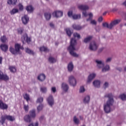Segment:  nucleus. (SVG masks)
Returning a JSON list of instances; mask_svg holds the SVG:
<instances>
[{"label":"nucleus","mask_w":126,"mask_h":126,"mask_svg":"<svg viewBox=\"0 0 126 126\" xmlns=\"http://www.w3.org/2000/svg\"><path fill=\"white\" fill-rule=\"evenodd\" d=\"M18 12V10L17 9L13 8L11 11L10 13L11 15L15 14V13H17Z\"/></svg>","instance_id":"c03bdc74"},{"label":"nucleus","mask_w":126,"mask_h":126,"mask_svg":"<svg viewBox=\"0 0 126 126\" xmlns=\"http://www.w3.org/2000/svg\"><path fill=\"white\" fill-rule=\"evenodd\" d=\"M95 30L96 32H99L100 30H101V28H100L99 26H97L95 28Z\"/></svg>","instance_id":"052dcab7"},{"label":"nucleus","mask_w":126,"mask_h":126,"mask_svg":"<svg viewBox=\"0 0 126 126\" xmlns=\"http://www.w3.org/2000/svg\"><path fill=\"white\" fill-rule=\"evenodd\" d=\"M85 27V25L83 26H80V25H76L74 24L72 25V28L74 30H76L77 31H80V30H82L83 28Z\"/></svg>","instance_id":"ddd939ff"},{"label":"nucleus","mask_w":126,"mask_h":126,"mask_svg":"<svg viewBox=\"0 0 126 126\" xmlns=\"http://www.w3.org/2000/svg\"><path fill=\"white\" fill-rule=\"evenodd\" d=\"M24 120L26 123H30L32 121V111H30V115H26Z\"/></svg>","instance_id":"f8f14e48"},{"label":"nucleus","mask_w":126,"mask_h":126,"mask_svg":"<svg viewBox=\"0 0 126 126\" xmlns=\"http://www.w3.org/2000/svg\"><path fill=\"white\" fill-rule=\"evenodd\" d=\"M89 49L90 50V51H93L94 52H95L98 50V45H97L96 42L94 41H92L90 44Z\"/></svg>","instance_id":"39448f33"},{"label":"nucleus","mask_w":126,"mask_h":126,"mask_svg":"<svg viewBox=\"0 0 126 126\" xmlns=\"http://www.w3.org/2000/svg\"><path fill=\"white\" fill-rule=\"evenodd\" d=\"M74 67V66H73V63H72V62H70L68 64L67 69L69 72H71V71H72V70H73Z\"/></svg>","instance_id":"412c9836"},{"label":"nucleus","mask_w":126,"mask_h":126,"mask_svg":"<svg viewBox=\"0 0 126 126\" xmlns=\"http://www.w3.org/2000/svg\"><path fill=\"white\" fill-rule=\"evenodd\" d=\"M90 101V96L89 95H87V96H86L84 99V102L86 104L88 103H89V102Z\"/></svg>","instance_id":"473e14b6"},{"label":"nucleus","mask_w":126,"mask_h":126,"mask_svg":"<svg viewBox=\"0 0 126 126\" xmlns=\"http://www.w3.org/2000/svg\"><path fill=\"white\" fill-rule=\"evenodd\" d=\"M49 25L52 28H55V25L53 23H50Z\"/></svg>","instance_id":"e2e57ef3"},{"label":"nucleus","mask_w":126,"mask_h":126,"mask_svg":"<svg viewBox=\"0 0 126 126\" xmlns=\"http://www.w3.org/2000/svg\"><path fill=\"white\" fill-rule=\"evenodd\" d=\"M80 15H76V14H74L72 15V18L73 19L76 20V19H79L81 17Z\"/></svg>","instance_id":"ea45409f"},{"label":"nucleus","mask_w":126,"mask_h":126,"mask_svg":"<svg viewBox=\"0 0 126 126\" xmlns=\"http://www.w3.org/2000/svg\"><path fill=\"white\" fill-rule=\"evenodd\" d=\"M17 0H7V3L10 5H16Z\"/></svg>","instance_id":"393cba45"},{"label":"nucleus","mask_w":126,"mask_h":126,"mask_svg":"<svg viewBox=\"0 0 126 126\" xmlns=\"http://www.w3.org/2000/svg\"><path fill=\"white\" fill-rule=\"evenodd\" d=\"M85 92V89L84 87L81 86L80 88V93H83V92Z\"/></svg>","instance_id":"8fccbe9b"},{"label":"nucleus","mask_w":126,"mask_h":126,"mask_svg":"<svg viewBox=\"0 0 126 126\" xmlns=\"http://www.w3.org/2000/svg\"><path fill=\"white\" fill-rule=\"evenodd\" d=\"M67 14H68V16L69 17H72V16L73 15H72L73 14L72 11H68Z\"/></svg>","instance_id":"603ef678"},{"label":"nucleus","mask_w":126,"mask_h":126,"mask_svg":"<svg viewBox=\"0 0 126 126\" xmlns=\"http://www.w3.org/2000/svg\"><path fill=\"white\" fill-rule=\"evenodd\" d=\"M40 52H44L45 53H47L48 52H49V50L48 49V48L43 46L40 48L39 49Z\"/></svg>","instance_id":"cd10ccee"},{"label":"nucleus","mask_w":126,"mask_h":126,"mask_svg":"<svg viewBox=\"0 0 126 126\" xmlns=\"http://www.w3.org/2000/svg\"><path fill=\"white\" fill-rule=\"evenodd\" d=\"M44 17L47 21H49L52 18V15L51 14V13L46 12L44 13Z\"/></svg>","instance_id":"5701e85b"},{"label":"nucleus","mask_w":126,"mask_h":126,"mask_svg":"<svg viewBox=\"0 0 126 126\" xmlns=\"http://www.w3.org/2000/svg\"><path fill=\"white\" fill-rule=\"evenodd\" d=\"M47 101L48 103V105L51 107H53L54 104H55V100L54 99V96L52 95H50L47 98Z\"/></svg>","instance_id":"9b49d317"},{"label":"nucleus","mask_w":126,"mask_h":126,"mask_svg":"<svg viewBox=\"0 0 126 126\" xmlns=\"http://www.w3.org/2000/svg\"><path fill=\"white\" fill-rule=\"evenodd\" d=\"M52 15L54 17L59 18V17H62V16L63 15V12L62 11H55L52 13Z\"/></svg>","instance_id":"9d476101"},{"label":"nucleus","mask_w":126,"mask_h":126,"mask_svg":"<svg viewBox=\"0 0 126 126\" xmlns=\"http://www.w3.org/2000/svg\"><path fill=\"white\" fill-rule=\"evenodd\" d=\"M95 63L96 64V66L98 68H102V67L105 66V63L101 60L96 59L95 60Z\"/></svg>","instance_id":"1a4fd4ad"},{"label":"nucleus","mask_w":126,"mask_h":126,"mask_svg":"<svg viewBox=\"0 0 126 126\" xmlns=\"http://www.w3.org/2000/svg\"><path fill=\"white\" fill-rule=\"evenodd\" d=\"M48 62L50 63H57V59L53 57H49L48 58Z\"/></svg>","instance_id":"a878e982"},{"label":"nucleus","mask_w":126,"mask_h":126,"mask_svg":"<svg viewBox=\"0 0 126 126\" xmlns=\"http://www.w3.org/2000/svg\"><path fill=\"white\" fill-rule=\"evenodd\" d=\"M39 126V124L38 123V122H36L35 123L32 124V126Z\"/></svg>","instance_id":"69168bd1"},{"label":"nucleus","mask_w":126,"mask_h":126,"mask_svg":"<svg viewBox=\"0 0 126 126\" xmlns=\"http://www.w3.org/2000/svg\"><path fill=\"white\" fill-rule=\"evenodd\" d=\"M9 51L10 53H11V54H12V55H17V53H18L17 52L15 48L14 49L11 46L9 47Z\"/></svg>","instance_id":"bb28decb"},{"label":"nucleus","mask_w":126,"mask_h":126,"mask_svg":"<svg viewBox=\"0 0 126 126\" xmlns=\"http://www.w3.org/2000/svg\"><path fill=\"white\" fill-rule=\"evenodd\" d=\"M69 84L71 86H75L76 85V79L74 77V76L71 75L68 77Z\"/></svg>","instance_id":"423d86ee"},{"label":"nucleus","mask_w":126,"mask_h":126,"mask_svg":"<svg viewBox=\"0 0 126 126\" xmlns=\"http://www.w3.org/2000/svg\"><path fill=\"white\" fill-rule=\"evenodd\" d=\"M78 7L79 9H81L82 10H86L89 8L87 5H81L79 6Z\"/></svg>","instance_id":"c756f323"},{"label":"nucleus","mask_w":126,"mask_h":126,"mask_svg":"<svg viewBox=\"0 0 126 126\" xmlns=\"http://www.w3.org/2000/svg\"><path fill=\"white\" fill-rule=\"evenodd\" d=\"M92 38H93V37L91 36L86 37V38L84 39V42L86 43H88V42H90V41H91V40H92Z\"/></svg>","instance_id":"2f4dec72"},{"label":"nucleus","mask_w":126,"mask_h":126,"mask_svg":"<svg viewBox=\"0 0 126 126\" xmlns=\"http://www.w3.org/2000/svg\"><path fill=\"white\" fill-rule=\"evenodd\" d=\"M26 10L28 12H31L32 11V5H29L26 7Z\"/></svg>","instance_id":"79ce46f5"},{"label":"nucleus","mask_w":126,"mask_h":126,"mask_svg":"<svg viewBox=\"0 0 126 126\" xmlns=\"http://www.w3.org/2000/svg\"><path fill=\"white\" fill-rule=\"evenodd\" d=\"M24 98L25 100H26L27 102L30 101V95L27 94H24Z\"/></svg>","instance_id":"7c9ffc66"},{"label":"nucleus","mask_w":126,"mask_h":126,"mask_svg":"<svg viewBox=\"0 0 126 126\" xmlns=\"http://www.w3.org/2000/svg\"><path fill=\"white\" fill-rule=\"evenodd\" d=\"M40 91L42 93H46L47 92V87H41L40 88Z\"/></svg>","instance_id":"a19ab883"},{"label":"nucleus","mask_w":126,"mask_h":126,"mask_svg":"<svg viewBox=\"0 0 126 126\" xmlns=\"http://www.w3.org/2000/svg\"><path fill=\"white\" fill-rule=\"evenodd\" d=\"M73 122L76 125H79V119L76 116L73 117Z\"/></svg>","instance_id":"c9c22d12"},{"label":"nucleus","mask_w":126,"mask_h":126,"mask_svg":"<svg viewBox=\"0 0 126 126\" xmlns=\"http://www.w3.org/2000/svg\"><path fill=\"white\" fill-rule=\"evenodd\" d=\"M37 79L41 82H43L45 81V79H46V75L44 74H40L37 77Z\"/></svg>","instance_id":"a211bd4d"},{"label":"nucleus","mask_w":126,"mask_h":126,"mask_svg":"<svg viewBox=\"0 0 126 126\" xmlns=\"http://www.w3.org/2000/svg\"><path fill=\"white\" fill-rule=\"evenodd\" d=\"M119 98H120L122 101H126V95L125 94H120Z\"/></svg>","instance_id":"f704fd0d"},{"label":"nucleus","mask_w":126,"mask_h":126,"mask_svg":"<svg viewBox=\"0 0 126 126\" xmlns=\"http://www.w3.org/2000/svg\"><path fill=\"white\" fill-rule=\"evenodd\" d=\"M96 77V74L94 73L90 74L88 76V80H87V83H91V81L94 79Z\"/></svg>","instance_id":"4468645a"},{"label":"nucleus","mask_w":126,"mask_h":126,"mask_svg":"<svg viewBox=\"0 0 126 126\" xmlns=\"http://www.w3.org/2000/svg\"><path fill=\"white\" fill-rule=\"evenodd\" d=\"M20 49L23 50L24 48H23L22 47H21V45L18 43L15 44V49H16V51H17V53H19L20 51Z\"/></svg>","instance_id":"4be33fe9"},{"label":"nucleus","mask_w":126,"mask_h":126,"mask_svg":"<svg viewBox=\"0 0 126 126\" xmlns=\"http://www.w3.org/2000/svg\"><path fill=\"white\" fill-rule=\"evenodd\" d=\"M111 62H112V58H108L105 61V63H111Z\"/></svg>","instance_id":"864d4df0"},{"label":"nucleus","mask_w":126,"mask_h":126,"mask_svg":"<svg viewBox=\"0 0 126 126\" xmlns=\"http://www.w3.org/2000/svg\"><path fill=\"white\" fill-rule=\"evenodd\" d=\"M0 80L8 81V80H9V77L6 74H4L2 71L0 70Z\"/></svg>","instance_id":"6e6552de"},{"label":"nucleus","mask_w":126,"mask_h":126,"mask_svg":"<svg viewBox=\"0 0 126 126\" xmlns=\"http://www.w3.org/2000/svg\"><path fill=\"white\" fill-rule=\"evenodd\" d=\"M91 24H92L93 25H97V22L94 20H92Z\"/></svg>","instance_id":"4d7b16f0"},{"label":"nucleus","mask_w":126,"mask_h":126,"mask_svg":"<svg viewBox=\"0 0 126 126\" xmlns=\"http://www.w3.org/2000/svg\"><path fill=\"white\" fill-rule=\"evenodd\" d=\"M121 22V20H115L113 21H112L110 24H109L107 22L103 23L102 24V26L104 28H107V29H109L110 30H112L115 26L118 25Z\"/></svg>","instance_id":"7ed1b4c3"},{"label":"nucleus","mask_w":126,"mask_h":126,"mask_svg":"<svg viewBox=\"0 0 126 126\" xmlns=\"http://www.w3.org/2000/svg\"><path fill=\"white\" fill-rule=\"evenodd\" d=\"M43 108H44L43 104H41L39 106H38L37 107V110L38 113H39L40 112H41V111H42V110H43Z\"/></svg>","instance_id":"72a5a7b5"},{"label":"nucleus","mask_w":126,"mask_h":126,"mask_svg":"<svg viewBox=\"0 0 126 126\" xmlns=\"http://www.w3.org/2000/svg\"><path fill=\"white\" fill-rule=\"evenodd\" d=\"M104 97L105 98H108V99L104 105V111L106 114H109L115 110V108H113L114 103H115L114 95L112 93H110L105 94Z\"/></svg>","instance_id":"f257e3e1"},{"label":"nucleus","mask_w":126,"mask_h":126,"mask_svg":"<svg viewBox=\"0 0 126 126\" xmlns=\"http://www.w3.org/2000/svg\"><path fill=\"white\" fill-rule=\"evenodd\" d=\"M83 15H84V16H85V17L87 16V13H86V11H85L83 12Z\"/></svg>","instance_id":"338daca9"},{"label":"nucleus","mask_w":126,"mask_h":126,"mask_svg":"<svg viewBox=\"0 0 126 126\" xmlns=\"http://www.w3.org/2000/svg\"><path fill=\"white\" fill-rule=\"evenodd\" d=\"M26 53H28V54H31V53H32V51H31V50L29 49V48L26 49Z\"/></svg>","instance_id":"bf43d9fd"},{"label":"nucleus","mask_w":126,"mask_h":126,"mask_svg":"<svg viewBox=\"0 0 126 126\" xmlns=\"http://www.w3.org/2000/svg\"><path fill=\"white\" fill-rule=\"evenodd\" d=\"M89 18L87 19V21H92L93 19V14L92 13H90L89 14Z\"/></svg>","instance_id":"58836bf2"},{"label":"nucleus","mask_w":126,"mask_h":126,"mask_svg":"<svg viewBox=\"0 0 126 126\" xmlns=\"http://www.w3.org/2000/svg\"><path fill=\"white\" fill-rule=\"evenodd\" d=\"M110 70V65H106L102 67V72H106V71H109Z\"/></svg>","instance_id":"b1692460"},{"label":"nucleus","mask_w":126,"mask_h":126,"mask_svg":"<svg viewBox=\"0 0 126 126\" xmlns=\"http://www.w3.org/2000/svg\"><path fill=\"white\" fill-rule=\"evenodd\" d=\"M62 88L64 92H67L68 91V85L65 83H63L62 84Z\"/></svg>","instance_id":"aec40b11"},{"label":"nucleus","mask_w":126,"mask_h":126,"mask_svg":"<svg viewBox=\"0 0 126 126\" xmlns=\"http://www.w3.org/2000/svg\"><path fill=\"white\" fill-rule=\"evenodd\" d=\"M112 11H113V12H115V11H118V8H114L112 9Z\"/></svg>","instance_id":"774afa93"},{"label":"nucleus","mask_w":126,"mask_h":126,"mask_svg":"<svg viewBox=\"0 0 126 126\" xmlns=\"http://www.w3.org/2000/svg\"><path fill=\"white\" fill-rule=\"evenodd\" d=\"M24 30L23 29H18V34H22L23 33Z\"/></svg>","instance_id":"5fc2aeb1"},{"label":"nucleus","mask_w":126,"mask_h":126,"mask_svg":"<svg viewBox=\"0 0 126 126\" xmlns=\"http://www.w3.org/2000/svg\"><path fill=\"white\" fill-rule=\"evenodd\" d=\"M65 32H66L67 36H68V37H71V34L73 32H71V31H70V29H66Z\"/></svg>","instance_id":"c85d7f7f"},{"label":"nucleus","mask_w":126,"mask_h":126,"mask_svg":"<svg viewBox=\"0 0 126 126\" xmlns=\"http://www.w3.org/2000/svg\"><path fill=\"white\" fill-rule=\"evenodd\" d=\"M8 108V105L3 103L2 100H0V109H1V110H7Z\"/></svg>","instance_id":"2eb2a0df"},{"label":"nucleus","mask_w":126,"mask_h":126,"mask_svg":"<svg viewBox=\"0 0 126 126\" xmlns=\"http://www.w3.org/2000/svg\"><path fill=\"white\" fill-rule=\"evenodd\" d=\"M0 40L2 43H5V42L7 41V38H6V36H5V35H3L0 37Z\"/></svg>","instance_id":"e433bc0d"},{"label":"nucleus","mask_w":126,"mask_h":126,"mask_svg":"<svg viewBox=\"0 0 126 126\" xmlns=\"http://www.w3.org/2000/svg\"><path fill=\"white\" fill-rule=\"evenodd\" d=\"M98 22H102L103 21V18L102 17H100L98 19Z\"/></svg>","instance_id":"0e129e2a"},{"label":"nucleus","mask_w":126,"mask_h":126,"mask_svg":"<svg viewBox=\"0 0 126 126\" xmlns=\"http://www.w3.org/2000/svg\"><path fill=\"white\" fill-rule=\"evenodd\" d=\"M116 70H118L120 72H122L123 71V68L121 67H117L116 68Z\"/></svg>","instance_id":"6e6d98bb"},{"label":"nucleus","mask_w":126,"mask_h":126,"mask_svg":"<svg viewBox=\"0 0 126 126\" xmlns=\"http://www.w3.org/2000/svg\"><path fill=\"white\" fill-rule=\"evenodd\" d=\"M22 41L23 44H24L25 42L29 44L31 42V38L29 37L28 35L26 33H25L22 37Z\"/></svg>","instance_id":"0eeeda50"},{"label":"nucleus","mask_w":126,"mask_h":126,"mask_svg":"<svg viewBox=\"0 0 126 126\" xmlns=\"http://www.w3.org/2000/svg\"><path fill=\"white\" fill-rule=\"evenodd\" d=\"M36 118V110L35 109L32 110V119Z\"/></svg>","instance_id":"a18cd8bd"},{"label":"nucleus","mask_w":126,"mask_h":126,"mask_svg":"<svg viewBox=\"0 0 126 126\" xmlns=\"http://www.w3.org/2000/svg\"><path fill=\"white\" fill-rule=\"evenodd\" d=\"M9 69L10 70V71L11 72H16V68H15V67L12 66H10L9 67Z\"/></svg>","instance_id":"4c0bfd02"},{"label":"nucleus","mask_w":126,"mask_h":126,"mask_svg":"<svg viewBox=\"0 0 126 126\" xmlns=\"http://www.w3.org/2000/svg\"><path fill=\"white\" fill-rule=\"evenodd\" d=\"M44 101V98L40 97H38L36 100V103H43V101Z\"/></svg>","instance_id":"37998d69"},{"label":"nucleus","mask_w":126,"mask_h":126,"mask_svg":"<svg viewBox=\"0 0 126 126\" xmlns=\"http://www.w3.org/2000/svg\"><path fill=\"white\" fill-rule=\"evenodd\" d=\"M93 84L96 88H100L101 86V81L99 80H95L93 82Z\"/></svg>","instance_id":"dca6fc26"},{"label":"nucleus","mask_w":126,"mask_h":126,"mask_svg":"<svg viewBox=\"0 0 126 126\" xmlns=\"http://www.w3.org/2000/svg\"><path fill=\"white\" fill-rule=\"evenodd\" d=\"M44 118H45V116L44 115H42L40 117L39 120L40 122H42V121H43V120H44Z\"/></svg>","instance_id":"680f3d73"},{"label":"nucleus","mask_w":126,"mask_h":126,"mask_svg":"<svg viewBox=\"0 0 126 126\" xmlns=\"http://www.w3.org/2000/svg\"><path fill=\"white\" fill-rule=\"evenodd\" d=\"M73 36L75 38H78V39H80V34H78L77 32H74L73 33Z\"/></svg>","instance_id":"de8ad7c7"},{"label":"nucleus","mask_w":126,"mask_h":126,"mask_svg":"<svg viewBox=\"0 0 126 126\" xmlns=\"http://www.w3.org/2000/svg\"><path fill=\"white\" fill-rule=\"evenodd\" d=\"M103 86L104 89L108 88V87H109V83H108V82H105L104 84H103Z\"/></svg>","instance_id":"3c124183"},{"label":"nucleus","mask_w":126,"mask_h":126,"mask_svg":"<svg viewBox=\"0 0 126 126\" xmlns=\"http://www.w3.org/2000/svg\"><path fill=\"white\" fill-rule=\"evenodd\" d=\"M6 120L10 121V122H13V121L15 120V118L10 115L1 116L0 117V123L2 125V126L4 125Z\"/></svg>","instance_id":"20e7f679"},{"label":"nucleus","mask_w":126,"mask_h":126,"mask_svg":"<svg viewBox=\"0 0 126 126\" xmlns=\"http://www.w3.org/2000/svg\"><path fill=\"white\" fill-rule=\"evenodd\" d=\"M51 91H52V92L53 93H56V92H57V89H56V87H52L51 88Z\"/></svg>","instance_id":"13d9d810"},{"label":"nucleus","mask_w":126,"mask_h":126,"mask_svg":"<svg viewBox=\"0 0 126 126\" xmlns=\"http://www.w3.org/2000/svg\"><path fill=\"white\" fill-rule=\"evenodd\" d=\"M76 45V40L74 38H71L70 40V46L68 47L67 50L70 53V54L74 57L75 58H78L79 55L76 53L74 52V51L76 50L75 49V45Z\"/></svg>","instance_id":"f03ea898"},{"label":"nucleus","mask_w":126,"mask_h":126,"mask_svg":"<svg viewBox=\"0 0 126 126\" xmlns=\"http://www.w3.org/2000/svg\"><path fill=\"white\" fill-rule=\"evenodd\" d=\"M18 7H19V10H21V11L23 10V5H22V4H21V3H19Z\"/></svg>","instance_id":"09e8293b"},{"label":"nucleus","mask_w":126,"mask_h":126,"mask_svg":"<svg viewBox=\"0 0 126 126\" xmlns=\"http://www.w3.org/2000/svg\"><path fill=\"white\" fill-rule=\"evenodd\" d=\"M0 49L5 53L8 50V46L6 44H2L0 45Z\"/></svg>","instance_id":"6ab92c4d"},{"label":"nucleus","mask_w":126,"mask_h":126,"mask_svg":"<svg viewBox=\"0 0 126 126\" xmlns=\"http://www.w3.org/2000/svg\"><path fill=\"white\" fill-rule=\"evenodd\" d=\"M24 109L26 113L28 112V111H29V106L28 105H24Z\"/></svg>","instance_id":"49530a36"},{"label":"nucleus","mask_w":126,"mask_h":126,"mask_svg":"<svg viewBox=\"0 0 126 126\" xmlns=\"http://www.w3.org/2000/svg\"><path fill=\"white\" fill-rule=\"evenodd\" d=\"M22 21L23 24H27L29 21V17H28V16L25 15L23 17H22Z\"/></svg>","instance_id":"f3484780"}]
</instances>
